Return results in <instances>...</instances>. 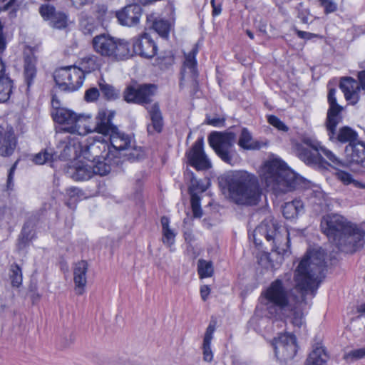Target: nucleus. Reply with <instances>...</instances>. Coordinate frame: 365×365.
I'll return each mask as SVG.
<instances>
[{
  "label": "nucleus",
  "instance_id": "obj_1",
  "mask_svg": "<svg viewBox=\"0 0 365 365\" xmlns=\"http://www.w3.org/2000/svg\"><path fill=\"white\" fill-rule=\"evenodd\" d=\"M325 256L324 250L319 249L307 252L301 260L294 272L295 289L299 295L280 279L273 281L262 293L270 318L289 320L299 328L303 324V310L309 304L307 296H315L327 267Z\"/></svg>",
  "mask_w": 365,
  "mask_h": 365
},
{
  "label": "nucleus",
  "instance_id": "obj_2",
  "mask_svg": "<svg viewBox=\"0 0 365 365\" xmlns=\"http://www.w3.org/2000/svg\"><path fill=\"white\" fill-rule=\"evenodd\" d=\"M322 232L339 250L353 252L363 246L365 232L338 214H327L320 223Z\"/></svg>",
  "mask_w": 365,
  "mask_h": 365
},
{
  "label": "nucleus",
  "instance_id": "obj_3",
  "mask_svg": "<svg viewBox=\"0 0 365 365\" xmlns=\"http://www.w3.org/2000/svg\"><path fill=\"white\" fill-rule=\"evenodd\" d=\"M220 186L229 192L232 200L238 205H256L260 198L257 178L247 171L227 173L219 178Z\"/></svg>",
  "mask_w": 365,
  "mask_h": 365
},
{
  "label": "nucleus",
  "instance_id": "obj_4",
  "mask_svg": "<svg viewBox=\"0 0 365 365\" xmlns=\"http://www.w3.org/2000/svg\"><path fill=\"white\" fill-rule=\"evenodd\" d=\"M263 179L267 187L276 195L286 193L302 187L304 179L298 176L280 159H273L264 165Z\"/></svg>",
  "mask_w": 365,
  "mask_h": 365
},
{
  "label": "nucleus",
  "instance_id": "obj_5",
  "mask_svg": "<svg viewBox=\"0 0 365 365\" xmlns=\"http://www.w3.org/2000/svg\"><path fill=\"white\" fill-rule=\"evenodd\" d=\"M296 155L309 166H320L325 162L322 155L330 161L329 165L339 166L341 161L331 150L321 145L317 140L304 137L294 145Z\"/></svg>",
  "mask_w": 365,
  "mask_h": 365
},
{
  "label": "nucleus",
  "instance_id": "obj_6",
  "mask_svg": "<svg viewBox=\"0 0 365 365\" xmlns=\"http://www.w3.org/2000/svg\"><path fill=\"white\" fill-rule=\"evenodd\" d=\"M260 237H264L268 242H271L272 251L277 252L278 254H284L285 251L284 249L280 247L284 237L287 240V247L289 246L288 231L272 218L265 219L255 228L253 237L256 247H259L262 245Z\"/></svg>",
  "mask_w": 365,
  "mask_h": 365
},
{
  "label": "nucleus",
  "instance_id": "obj_7",
  "mask_svg": "<svg viewBox=\"0 0 365 365\" xmlns=\"http://www.w3.org/2000/svg\"><path fill=\"white\" fill-rule=\"evenodd\" d=\"M94 51L103 57H109L116 61L123 60L131 56L128 43L107 34L96 36L92 40Z\"/></svg>",
  "mask_w": 365,
  "mask_h": 365
},
{
  "label": "nucleus",
  "instance_id": "obj_8",
  "mask_svg": "<svg viewBox=\"0 0 365 365\" xmlns=\"http://www.w3.org/2000/svg\"><path fill=\"white\" fill-rule=\"evenodd\" d=\"M111 150L117 158H120L121 152H125L124 155L130 161L138 160L143 158L144 151L141 147L135 145L133 138L118 129L109 136Z\"/></svg>",
  "mask_w": 365,
  "mask_h": 365
},
{
  "label": "nucleus",
  "instance_id": "obj_9",
  "mask_svg": "<svg viewBox=\"0 0 365 365\" xmlns=\"http://www.w3.org/2000/svg\"><path fill=\"white\" fill-rule=\"evenodd\" d=\"M56 111L52 112L53 120L59 124L66 125L63 130L71 134L85 135L91 131L87 126L88 117L84 115H77L71 110L55 107Z\"/></svg>",
  "mask_w": 365,
  "mask_h": 365
},
{
  "label": "nucleus",
  "instance_id": "obj_10",
  "mask_svg": "<svg viewBox=\"0 0 365 365\" xmlns=\"http://www.w3.org/2000/svg\"><path fill=\"white\" fill-rule=\"evenodd\" d=\"M54 81L60 89L73 92L80 88L84 81L81 69L75 66L60 68L54 72Z\"/></svg>",
  "mask_w": 365,
  "mask_h": 365
},
{
  "label": "nucleus",
  "instance_id": "obj_11",
  "mask_svg": "<svg viewBox=\"0 0 365 365\" xmlns=\"http://www.w3.org/2000/svg\"><path fill=\"white\" fill-rule=\"evenodd\" d=\"M114 153L108 141L101 137L98 138H89L83 143V158L90 162L97 159L110 161Z\"/></svg>",
  "mask_w": 365,
  "mask_h": 365
},
{
  "label": "nucleus",
  "instance_id": "obj_12",
  "mask_svg": "<svg viewBox=\"0 0 365 365\" xmlns=\"http://www.w3.org/2000/svg\"><path fill=\"white\" fill-rule=\"evenodd\" d=\"M275 356L278 360L287 362L297 354V339L292 334L281 333L272 341Z\"/></svg>",
  "mask_w": 365,
  "mask_h": 365
},
{
  "label": "nucleus",
  "instance_id": "obj_13",
  "mask_svg": "<svg viewBox=\"0 0 365 365\" xmlns=\"http://www.w3.org/2000/svg\"><path fill=\"white\" fill-rule=\"evenodd\" d=\"M342 114L333 117L331 120L326 119L325 125L329 136V139L333 142H340L341 143H349L351 144L357 140L358 135L356 131L350 127L344 126L336 131L337 125L342 121Z\"/></svg>",
  "mask_w": 365,
  "mask_h": 365
},
{
  "label": "nucleus",
  "instance_id": "obj_14",
  "mask_svg": "<svg viewBox=\"0 0 365 365\" xmlns=\"http://www.w3.org/2000/svg\"><path fill=\"white\" fill-rule=\"evenodd\" d=\"M156 86L153 84H143L138 86L130 85L123 91V99L128 103L146 105L150 103Z\"/></svg>",
  "mask_w": 365,
  "mask_h": 365
},
{
  "label": "nucleus",
  "instance_id": "obj_15",
  "mask_svg": "<svg viewBox=\"0 0 365 365\" xmlns=\"http://www.w3.org/2000/svg\"><path fill=\"white\" fill-rule=\"evenodd\" d=\"M203 138H198L187 153L189 164L197 170H205L211 168V163L203 150Z\"/></svg>",
  "mask_w": 365,
  "mask_h": 365
},
{
  "label": "nucleus",
  "instance_id": "obj_16",
  "mask_svg": "<svg viewBox=\"0 0 365 365\" xmlns=\"http://www.w3.org/2000/svg\"><path fill=\"white\" fill-rule=\"evenodd\" d=\"M58 148L61 149L59 157L64 160L83 157V143L78 137H65L60 141Z\"/></svg>",
  "mask_w": 365,
  "mask_h": 365
},
{
  "label": "nucleus",
  "instance_id": "obj_17",
  "mask_svg": "<svg viewBox=\"0 0 365 365\" xmlns=\"http://www.w3.org/2000/svg\"><path fill=\"white\" fill-rule=\"evenodd\" d=\"M133 52L146 58H153L157 53L158 47L147 33L133 38Z\"/></svg>",
  "mask_w": 365,
  "mask_h": 365
},
{
  "label": "nucleus",
  "instance_id": "obj_18",
  "mask_svg": "<svg viewBox=\"0 0 365 365\" xmlns=\"http://www.w3.org/2000/svg\"><path fill=\"white\" fill-rule=\"evenodd\" d=\"M115 114V112L113 110H100L95 119L93 130L103 135L110 136L118 129V127L113 123Z\"/></svg>",
  "mask_w": 365,
  "mask_h": 365
},
{
  "label": "nucleus",
  "instance_id": "obj_19",
  "mask_svg": "<svg viewBox=\"0 0 365 365\" xmlns=\"http://www.w3.org/2000/svg\"><path fill=\"white\" fill-rule=\"evenodd\" d=\"M141 15L142 8L138 4H129L115 13L120 24L127 26L138 24Z\"/></svg>",
  "mask_w": 365,
  "mask_h": 365
},
{
  "label": "nucleus",
  "instance_id": "obj_20",
  "mask_svg": "<svg viewBox=\"0 0 365 365\" xmlns=\"http://www.w3.org/2000/svg\"><path fill=\"white\" fill-rule=\"evenodd\" d=\"M37 58L33 53L25 55L24 59L23 78L25 84V92L29 93L37 78Z\"/></svg>",
  "mask_w": 365,
  "mask_h": 365
},
{
  "label": "nucleus",
  "instance_id": "obj_21",
  "mask_svg": "<svg viewBox=\"0 0 365 365\" xmlns=\"http://www.w3.org/2000/svg\"><path fill=\"white\" fill-rule=\"evenodd\" d=\"M39 12L43 19L48 21L51 27L62 29L67 26L66 15L62 12H57L53 6L42 5Z\"/></svg>",
  "mask_w": 365,
  "mask_h": 365
},
{
  "label": "nucleus",
  "instance_id": "obj_22",
  "mask_svg": "<svg viewBox=\"0 0 365 365\" xmlns=\"http://www.w3.org/2000/svg\"><path fill=\"white\" fill-rule=\"evenodd\" d=\"M16 146V139L13 129L0 125V155H11Z\"/></svg>",
  "mask_w": 365,
  "mask_h": 365
},
{
  "label": "nucleus",
  "instance_id": "obj_23",
  "mask_svg": "<svg viewBox=\"0 0 365 365\" xmlns=\"http://www.w3.org/2000/svg\"><path fill=\"white\" fill-rule=\"evenodd\" d=\"M197 53V44H195L192 50L188 53L185 54V61L181 70V80H184L186 76H188L196 82L198 76L196 60Z\"/></svg>",
  "mask_w": 365,
  "mask_h": 365
},
{
  "label": "nucleus",
  "instance_id": "obj_24",
  "mask_svg": "<svg viewBox=\"0 0 365 365\" xmlns=\"http://www.w3.org/2000/svg\"><path fill=\"white\" fill-rule=\"evenodd\" d=\"M14 89V81L6 73V65L0 58V103L7 102Z\"/></svg>",
  "mask_w": 365,
  "mask_h": 365
},
{
  "label": "nucleus",
  "instance_id": "obj_25",
  "mask_svg": "<svg viewBox=\"0 0 365 365\" xmlns=\"http://www.w3.org/2000/svg\"><path fill=\"white\" fill-rule=\"evenodd\" d=\"M345 155L349 163L361 164L365 167V144L359 140L348 144L345 148Z\"/></svg>",
  "mask_w": 365,
  "mask_h": 365
},
{
  "label": "nucleus",
  "instance_id": "obj_26",
  "mask_svg": "<svg viewBox=\"0 0 365 365\" xmlns=\"http://www.w3.org/2000/svg\"><path fill=\"white\" fill-rule=\"evenodd\" d=\"M147 109L151 121L147 125L148 133L149 135L160 133L163 130L164 123L159 104L155 103Z\"/></svg>",
  "mask_w": 365,
  "mask_h": 365
},
{
  "label": "nucleus",
  "instance_id": "obj_27",
  "mask_svg": "<svg viewBox=\"0 0 365 365\" xmlns=\"http://www.w3.org/2000/svg\"><path fill=\"white\" fill-rule=\"evenodd\" d=\"M88 264L86 261L81 260L76 262L73 267V281L76 293L81 295L87 283L86 273Z\"/></svg>",
  "mask_w": 365,
  "mask_h": 365
},
{
  "label": "nucleus",
  "instance_id": "obj_28",
  "mask_svg": "<svg viewBox=\"0 0 365 365\" xmlns=\"http://www.w3.org/2000/svg\"><path fill=\"white\" fill-rule=\"evenodd\" d=\"M217 156L225 163L232 166L238 162V155L234 147H230L218 143H209Z\"/></svg>",
  "mask_w": 365,
  "mask_h": 365
},
{
  "label": "nucleus",
  "instance_id": "obj_29",
  "mask_svg": "<svg viewBox=\"0 0 365 365\" xmlns=\"http://www.w3.org/2000/svg\"><path fill=\"white\" fill-rule=\"evenodd\" d=\"M339 86L344 92L346 101H351L352 104L357 103L359 101V85L356 81L351 77L344 78L341 79Z\"/></svg>",
  "mask_w": 365,
  "mask_h": 365
},
{
  "label": "nucleus",
  "instance_id": "obj_30",
  "mask_svg": "<svg viewBox=\"0 0 365 365\" xmlns=\"http://www.w3.org/2000/svg\"><path fill=\"white\" fill-rule=\"evenodd\" d=\"M148 26L153 29L160 37L168 39L170 30V24L168 21L162 19H157L153 15L147 16Z\"/></svg>",
  "mask_w": 365,
  "mask_h": 365
},
{
  "label": "nucleus",
  "instance_id": "obj_31",
  "mask_svg": "<svg viewBox=\"0 0 365 365\" xmlns=\"http://www.w3.org/2000/svg\"><path fill=\"white\" fill-rule=\"evenodd\" d=\"M216 323L214 321H211L209 324L208 327L206 329L203 344H202V350H203V359L205 361L210 362L213 358V354L211 350V341L213 339V334L215 330Z\"/></svg>",
  "mask_w": 365,
  "mask_h": 365
},
{
  "label": "nucleus",
  "instance_id": "obj_32",
  "mask_svg": "<svg viewBox=\"0 0 365 365\" xmlns=\"http://www.w3.org/2000/svg\"><path fill=\"white\" fill-rule=\"evenodd\" d=\"M329 355L322 346L317 345L309 354L306 365H327Z\"/></svg>",
  "mask_w": 365,
  "mask_h": 365
},
{
  "label": "nucleus",
  "instance_id": "obj_33",
  "mask_svg": "<svg viewBox=\"0 0 365 365\" xmlns=\"http://www.w3.org/2000/svg\"><path fill=\"white\" fill-rule=\"evenodd\" d=\"M68 173L70 174L71 178L76 181L87 180L93 175V170L91 163L78 164L73 168H71Z\"/></svg>",
  "mask_w": 365,
  "mask_h": 365
},
{
  "label": "nucleus",
  "instance_id": "obj_34",
  "mask_svg": "<svg viewBox=\"0 0 365 365\" xmlns=\"http://www.w3.org/2000/svg\"><path fill=\"white\" fill-rule=\"evenodd\" d=\"M237 144L241 148L247 150H259L262 147V143L254 140L251 133L246 128L241 129Z\"/></svg>",
  "mask_w": 365,
  "mask_h": 365
},
{
  "label": "nucleus",
  "instance_id": "obj_35",
  "mask_svg": "<svg viewBox=\"0 0 365 365\" xmlns=\"http://www.w3.org/2000/svg\"><path fill=\"white\" fill-rule=\"evenodd\" d=\"M120 160L117 158V156L114 155L112 156V159L108 162L102 159H97L95 162H91L92 165L94 175H99L101 176L106 175L111 170V166L113 165H118Z\"/></svg>",
  "mask_w": 365,
  "mask_h": 365
},
{
  "label": "nucleus",
  "instance_id": "obj_36",
  "mask_svg": "<svg viewBox=\"0 0 365 365\" xmlns=\"http://www.w3.org/2000/svg\"><path fill=\"white\" fill-rule=\"evenodd\" d=\"M236 135L233 132L220 133L214 131L208 137L209 143H218L230 147H234Z\"/></svg>",
  "mask_w": 365,
  "mask_h": 365
},
{
  "label": "nucleus",
  "instance_id": "obj_37",
  "mask_svg": "<svg viewBox=\"0 0 365 365\" xmlns=\"http://www.w3.org/2000/svg\"><path fill=\"white\" fill-rule=\"evenodd\" d=\"M304 212L303 202L299 200L288 202L282 207V214L286 219L292 220Z\"/></svg>",
  "mask_w": 365,
  "mask_h": 365
},
{
  "label": "nucleus",
  "instance_id": "obj_38",
  "mask_svg": "<svg viewBox=\"0 0 365 365\" xmlns=\"http://www.w3.org/2000/svg\"><path fill=\"white\" fill-rule=\"evenodd\" d=\"M33 230V222L31 220L26 221L18 238L17 247L19 250H24L29 245L34 237Z\"/></svg>",
  "mask_w": 365,
  "mask_h": 365
},
{
  "label": "nucleus",
  "instance_id": "obj_39",
  "mask_svg": "<svg viewBox=\"0 0 365 365\" xmlns=\"http://www.w3.org/2000/svg\"><path fill=\"white\" fill-rule=\"evenodd\" d=\"M336 89L330 88L329 90L327 100L329 104V108L327 110V118L331 120L333 117H336L337 115H341V112L343 110V107L339 105L336 102V98L335 96Z\"/></svg>",
  "mask_w": 365,
  "mask_h": 365
},
{
  "label": "nucleus",
  "instance_id": "obj_40",
  "mask_svg": "<svg viewBox=\"0 0 365 365\" xmlns=\"http://www.w3.org/2000/svg\"><path fill=\"white\" fill-rule=\"evenodd\" d=\"M98 86L103 97L108 101H114L119 98L120 92L113 86L107 83L103 78L98 81Z\"/></svg>",
  "mask_w": 365,
  "mask_h": 365
},
{
  "label": "nucleus",
  "instance_id": "obj_41",
  "mask_svg": "<svg viewBox=\"0 0 365 365\" xmlns=\"http://www.w3.org/2000/svg\"><path fill=\"white\" fill-rule=\"evenodd\" d=\"M99 68L98 58L95 55H91L83 58L80 63L78 69L82 71L85 76L86 73H90Z\"/></svg>",
  "mask_w": 365,
  "mask_h": 365
},
{
  "label": "nucleus",
  "instance_id": "obj_42",
  "mask_svg": "<svg viewBox=\"0 0 365 365\" xmlns=\"http://www.w3.org/2000/svg\"><path fill=\"white\" fill-rule=\"evenodd\" d=\"M9 278L13 287H19L22 283V271L16 263L11 264L9 268Z\"/></svg>",
  "mask_w": 365,
  "mask_h": 365
},
{
  "label": "nucleus",
  "instance_id": "obj_43",
  "mask_svg": "<svg viewBox=\"0 0 365 365\" xmlns=\"http://www.w3.org/2000/svg\"><path fill=\"white\" fill-rule=\"evenodd\" d=\"M197 271L200 278H207L213 274V267L211 262L200 259L197 263Z\"/></svg>",
  "mask_w": 365,
  "mask_h": 365
},
{
  "label": "nucleus",
  "instance_id": "obj_44",
  "mask_svg": "<svg viewBox=\"0 0 365 365\" xmlns=\"http://www.w3.org/2000/svg\"><path fill=\"white\" fill-rule=\"evenodd\" d=\"M191 180H190V186L189 187L190 195L192 193L203 192L207 189V185H205L201 180H198L196 179L193 173L191 172Z\"/></svg>",
  "mask_w": 365,
  "mask_h": 365
},
{
  "label": "nucleus",
  "instance_id": "obj_45",
  "mask_svg": "<svg viewBox=\"0 0 365 365\" xmlns=\"http://www.w3.org/2000/svg\"><path fill=\"white\" fill-rule=\"evenodd\" d=\"M191 207L195 217L200 218L202 215L200 207V197L197 193H192L190 197Z\"/></svg>",
  "mask_w": 365,
  "mask_h": 365
},
{
  "label": "nucleus",
  "instance_id": "obj_46",
  "mask_svg": "<svg viewBox=\"0 0 365 365\" xmlns=\"http://www.w3.org/2000/svg\"><path fill=\"white\" fill-rule=\"evenodd\" d=\"M365 356V347L351 350L344 355V359L348 362L361 359Z\"/></svg>",
  "mask_w": 365,
  "mask_h": 365
},
{
  "label": "nucleus",
  "instance_id": "obj_47",
  "mask_svg": "<svg viewBox=\"0 0 365 365\" xmlns=\"http://www.w3.org/2000/svg\"><path fill=\"white\" fill-rule=\"evenodd\" d=\"M53 159V155L52 153L48 152L47 150H44L34 157V162L38 165H43L44 163L52 161Z\"/></svg>",
  "mask_w": 365,
  "mask_h": 365
},
{
  "label": "nucleus",
  "instance_id": "obj_48",
  "mask_svg": "<svg viewBox=\"0 0 365 365\" xmlns=\"http://www.w3.org/2000/svg\"><path fill=\"white\" fill-rule=\"evenodd\" d=\"M163 234V243L170 247V251H173L172 246L175 243L176 233L171 229L162 230Z\"/></svg>",
  "mask_w": 365,
  "mask_h": 365
},
{
  "label": "nucleus",
  "instance_id": "obj_49",
  "mask_svg": "<svg viewBox=\"0 0 365 365\" xmlns=\"http://www.w3.org/2000/svg\"><path fill=\"white\" fill-rule=\"evenodd\" d=\"M336 176L339 180H340L341 182H343L345 185H349L351 183L354 184L356 187H361V185L360 182L354 180L352 178V175L345 171L343 170H339L336 173Z\"/></svg>",
  "mask_w": 365,
  "mask_h": 365
},
{
  "label": "nucleus",
  "instance_id": "obj_50",
  "mask_svg": "<svg viewBox=\"0 0 365 365\" xmlns=\"http://www.w3.org/2000/svg\"><path fill=\"white\" fill-rule=\"evenodd\" d=\"M297 17L300 19L302 23L309 24V16H311L309 9L304 8L303 3H299L297 6Z\"/></svg>",
  "mask_w": 365,
  "mask_h": 365
},
{
  "label": "nucleus",
  "instance_id": "obj_51",
  "mask_svg": "<svg viewBox=\"0 0 365 365\" xmlns=\"http://www.w3.org/2000/svg\"><path fill=\"white\" fill-rule=\"evenodd\" d=\"M320 6L324 8L325 14H329L337 10V4L333 0H318Z\"/></svg>",
  "mask_w": 365,
  "mask_h": 365
},
{
  "label": "nucleus",
  "instance_id": "obj_52",
  "mask_svg": "<svg viewBox=\"0 0 365 365\" xmlns=\"http://www.w3.org/2000/svg\"><path fill=\"white\" fill-rule=\"evenodd\" d=\"M80 27L84 34L91 35L96 29V26L93 20L88 19H83L80 21Z\"/></svg>",
  "mask_w": 365,
  "mask_h": 365
},
{
  "label": "nucleus",
  "instance_id": "obj_53",
  "mask_svg": "<svg viewBox=\"0 0 365 365\" xmlns=\"http://www.w3.org/2000/svg\"><path fill=\"white\" fill-rule=\"evenodd\" d=\"M268 123L274 128H277L279 130L286 132L289 130L288 127L275 115H269Z\"/></svg>",
  "mask_w": 365,
  "mask_h": 365
},
{
  "label": "nucleus",
  "instance_id": "obj_54",
  "mask_svg": "<svg viewBox=\"0 0 365 365\" xmlns=\"http://www.w3.org/2000/svg\"><path fill=\"white\" fill-rule=\"evenodd\" d=\"M100 92L96 88H91L85 93V100L88 102H93L98 99Z\"/></svg>",
  "mask_w": 365,
  "mask_h": 365
},
{
  "label": "nucleus",
  "instance_id": "obj_55",
  "mask_svg": "<svg viewBox=\"0 0 365 365\" xmlns=\"http://www.w3.org/2000/svg\"><path fill=\"white\" fill-rule=\"evenodd\" d=\"M225 119L224 118H210V116L206 117V123L211 125L215 127H222L225 125Z\"/></svg>",
  "mask_w": 365,
  "mask_h": 365
},
{
  "label": "nucleus",
  "instance_id": "obj_56",
  "mask_svg": "<svg viewBox=\"0 0 365 365\" xmlns=\"http://www.w3.org/2000/svg\"><path fill=\"white\" fill-rule=\"evenodd\" d=\"M17 164H18V161H16L9 170L8 177H7V187H8V189H11L12 187L14 186V182H13L14 175L15 170L16 169Z\"/></svg>",
  "mask_w": 365,
  "mask_h": 365
},
{
  "label": "nucleus",
  "instance_id": "obj_57",
  "mask_svg": "<svg viewBox=\"0 0 365 365\" xmlns=\"http://www.w3.org/2000/svg\"><path fill=\"white\" fill-rule=\"evenodd\" d=\"M297 35L299 38L305 39V40H310L313 38H317L320 36L316 34L307 32V31H303L300 30H297Z\"/></svg>",
  "mask_w": 365,
  "mask_h": 365
},
{
  "label": "nucleus",
  "instance_id": "obj_58",
  "mask_svg": "<svg viewBox=\"0 0 365 365\" xmlns=\"http://www.w3.org/2000/svg\"><path fill=\"white\" fill-rule=\"evenodd\" d=\"M6 47V38L3 34V26L0 22V53H3Z\"/></svg>",
  "mask_w": 365,
  "mask_h": 365
},
{
  "label": "nucleus",
  "instance_id": "obj_59",
  "mask_svg": "<svg viewBox=\"0 0 365 365\" xmlns=\"http://www.w3.org/2000/svg\"><path fill=\"white\" fill-rule=\"evenodd\" d=\"M72 4L76 8L80 9L82 6L93 4L94 0H71Z\"/></svg>",
  "mask_w": 365,
  "mask_h": 365
},
{
  "label": "nucleus",
  "instance_id": "obj_60",
  "mask_svg": "<svg viewBox=\"0 0 365 365\" xmlns=\"http://www.w3.org/2000/svg\"><path fill=\"white\" fill-rule=\"evenodd\" d=\"M210 292V289L207 285H203L200 287V295L203 301H206Z\"/></svg>",
  "mask_w": 365,
  "mask_h": 365
},
{
  "label": "nucleus",
  "instance_id": "obj_61",
  "mask_svg": "<svg viewBox=\"0 0 365 365\" xmlns=\"http://www.w3.org/2000/svg\"><path fill=\"white\" fill-rule=\"evenodd\" d=\"M162 230L170 229V219L166 216H163L160 220Z\"/></svg>",
  "mask_w": 365,
  "mask_h": 365
},
{
  "label": "nucleus",
  "instance_id": "obj_62",
  "mask_svg": "<svg viewBox=\"0 0 365 365\" xmlns=\"http://www.w3.org/2000/svg\"><path fill=\"white\" fill-rule=\"evenodd\" d=\"M81 192V190L77 187H70L67 190V194L71 197H74L75 196H78V194Z\"/></svg>",
  "mask_w": 365,
  "mask_h": 365
},
{
  "label": "nucleus",
  "instance_id": "obj_63",
  "mask_svg": "<svg viewBox=\"0 0 365 365\" xmlns=\"http://www.w3.org/2000/svg\"><path fill=\"white\" fill-rule=\"evenodd\" d=\"M358 78L360 86H361L362 89L365 90V70L360 71L358 73Z\"/></svg>",
  "mask_w": 365,
  "mask_h": 365
},
{
  "label": "nucleus",
  "instance_id": "obj_64",
  "mask_svg": "<svg viewBox=\"0 0 365 365\" xmlns=\"http://www.w3.org/2000/svg\"><path fill=\"white\" fill-rule=\"evenodd\" d=\"M211 4L212 6V15L217 16L221 13V6H216L215 0H211Z\"/></svg>",
  "mask_w": 365,
  "mask_h": 365
}]
</instances>
